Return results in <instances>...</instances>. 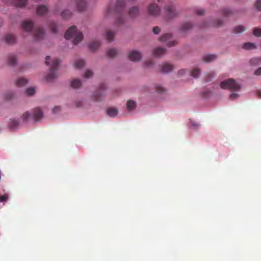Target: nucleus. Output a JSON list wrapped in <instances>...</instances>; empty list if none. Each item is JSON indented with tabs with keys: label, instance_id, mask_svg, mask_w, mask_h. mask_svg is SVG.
Here are the masks:
<instances>
[{
	"label": "nucleus",
	"instance_id": "nucleus-11",
	"mask_svg": "<svg viewBox=\"0 0 261 261\" xmlns=\"http://www.w3.org/2000/svg\"><path fill=\"white\" fill-rule=\"evenodd\" d=\"M128 58L132 61L138 62L141 60L142 55L139 51L133 50L128 54Z\"/></svg>",
	"mask_w": 261,
	"mask_h": 261
},
{
	"label": "nucleus",
	"instance_id": "nucleus-4",
	"mask_svg": "<svg viewBox=\"0 0 261 261\" xmlns=\"http://www.w3.org/2000/svg\"><path fill=\"white\" fill-rule=\"evenodd\" d=\"M220 87L222 89H229L236 91L241 89L240 85L232 79H228L223 81L221 83Z\"/></svg>",
	"mask_w": 261,
	"mask_h": 261
},
{
	"label": "nucleus",
	"instance_id": "nucleus-47",
	"mask_svg": "<svg viewBox=\"0 0 261 261\" xmlns=\"http://www.w3.org/2000/svg\"><path fill=\"white\" fill-rule=\"evenodd\" d=\"M13 97V94L11 92L7 93L5 94V98L7 100H10Z\"/></svg>",
	"mask_w": 261,
	"mask_h": 261
},
{
	"label": "nucleus",
	"instance_id": "nucleus-54",
	"mask_svg": "<svg viewBox=\"0 0 261 261\" xmlns=\"http://www.w3.org/2000/svg\"><path fill=\"white\" fill-rule=\"evenodd\" d=\"M204 11L203 10H199L197 11V14L199 15H202L204 14Z\"/></svg>",
	"mask_w": 261,
	"mask_h": 261
},
{
	"label": "nucleus",
	"instance_id": "nucleus-15",
	"mask_svg": "<svg viewBox=\"0 0 261 261\" xmlns=\"http://www.w3.org/2000/svg\"><path fill=\"white\" fill-rule=\"evenodd\" d=\"M139 14V10L138 7L134 6L129 10V15L132 18L136 17Z\"/></svg>",
	"mask_w": 261,
	"mask_h": 261
},
{
	"label": "nucleus",
	"instance_id": "nucleus-29",
	"mask_svg": "<svg viewBox=\"0 0 261 261\" xmlns=\"http://www.w3.org/2000/svg\"><path fill=\"white\" fill-rule=\"evenodd\" d=\"M107 114L110 117H115L118 114V111L114 108H109L107 111Z\"/></svg>",
	"mask_w": 261,
	"mask_h": 261
},
{
	"label": "nucleus",
	"instance_id": "nucleus-20",
	"mask_svg": "<svg viewBox=\"0 0 261 261\" xmlns=\"http://www.w3.org/2000/svg\"><path fill=\"white\" fill-rule=\"evenodd\" d=\"M28 82L27 79L24 77H20L16 82V84L18 87H22L25 86Z\"/></svg>",
	"mask_w": 261,
	"mask_h": 261
},
{
	"label": "nucleus",
	"instance_id": "nucleus-55",
	"mask_svg": "<svg viewBox=\"0 0 261 261\" xmlns=\"http://www.w3.org/2000/svg\"><path fill=\"white\" fill-rule=\"evenodd\" d=\"M185 72L186 71H185V70L184 69L180 70L178 72V74L179 75H181L185 74Z\"/></svg>",
	"mask_w": 261,
	"mask_h": 261
},
{
	"label": "nucleus",
	"instance_id": "nucleus-42",
	"mask_svg": "<svg viewBox=\"0 0 261 261\" xmlns=\"http://www.w3.org/2000/svg\"><path fill=\"white\" fill-rule=\"evenodd\" d=\"M26 93L29 96H32L35 93V89L33 88H29L26 90Z\"/></svg>",
	"mask_w": 261,
	"mask_h": 261
},
{
	"label": "nucleus",
	"instance_id": "nucleus-22",
	"mask_svg": "<svg viewBox=\"0 0 261 261\" xmlns=\"http://www.w3.org/2000/svg\"><path fill=\"white\" fill-rule=\"evenodd\" d=\"M216 59L215 55H206L203 56V60L204 62H210Z\"/></svg>",
	"mask_w": 261,
	"mask_h": 261
},
{
	"label": "nucleus",
	"instance_id": "nucleus-1",
	"mask_svg": "<svg viewBox=\"0 0 261 261\" xmlns=\"http://www.w3.org/2000/svg\"><path fill=\"white\" fill-rule=\"evenodd\" d=\"M65 38L66 39L73 38V43L76 45L82 40L83 36L81 32L77 31L75 26H72L66 32Z\"/></svg>",
	"mask_w": 261,
	"mask_h": 261
},
{
	"label": "nucleus",
	"instance_id": "nucleus-26",
	"mask_svg": "<svg viewBox=\"0 0 261 261\" xmlns=\"http://www.w3.org/2000/svg\"><path fill=\"white\" fill-rule=\"evenodd\" d=\"M251 65L257 66L261 64V57L253 58L250 60Z\"/></svg>",
	"mask_w": 261,
	"mask_h": 261
},
{
	"label": "nucleus",
	"instance_id": "nucleus-40",
	"mask_svg": "<svg viewBox=\"0 0 261 261\" xmlns=\"http://www.w3.org/2000/svg\"><path fill=\"white\" fill-rule=\"evenodd\" d=\"M71 12L69 10H66L62 12L61 15L63 18L66 19L68 17L70 16L71 15Z\"/></svg>",
	"mask_w": 261,
	"mask_h": 261
},
{
	"label": "nucleus",
	"instance_id": "nucleus-17",
	"mask_svg": "<svg viewBox=\"0 0 261 261\" xmlns=\"http://www.w3.org/2000/svg\"><path fill=\"white\" fill-rule=\"evenodd\" d=\"M173 69V66L168 63H164L162 65L161 71L164 73L171 72Z\"/></svg>",
	"mask_w": 261,
	"mask_h": 261
},
{
	"label": "nucleus",
	"instance_id": "nucleus-6",
	"mask_svg": "<svg viewBox=\"0 0 261 261\" xmlns=\"http://www.w3.org/2000/svg\"><path fill=\"white\" fill-rule=\"evenodd\" d=\"M172 35L170 33L165 34L160 38V41L163 42H166L167 45L170 47L173 46L177 44L176 40L170 41V39L171 38Z\"/></svg>",
	"mask_w": 261,
	"mask_h": 261
},
{
	"label": "nucleus",
	"instance_id": "nucleus-36",
	"mask_svg": "<svg viewBox=\"0 0 261 261\" xmlns=\"http://www.w3.org/2000/svg\"><path fill=\"white\" fill-rule=\"evenodd\" d=\"M49 25L52 33L54 34L57 33V24L55 22H50Z\"/></svg>",
	"mask_w": 261,
	"mask_h": 261
},
{
	"label": "nucleus",
	"instance_id": "nucleus-52",
	"mask_svg": "<svg viewBox=\"0 0 261 261\" xmlns=\"http://www.w3.org/2000/svg\"><path fill=\"white\" fill-rule=\"evenodd\" d=\"M50 58L49 56H46V58H45V64L47 66H48L49 65V60H50Z\"/></svg>",
	"mask_w": 261,
	"mask_h": 261
},
{
	"label": "nucleus",
	"instance_id": "nucleus-51",
	"mask_svg": "<svg viewBox=\"0 0 261 261\" xmlns=\"http://www.w3.org/2000/svg\"><path fill=\"white\" fill-rule=\"evenodd\" d=\"M191 124L193 127L194 128H196L198 127L199 125V124L198 123L194 122H191Z\"/></svg>",
	"mask_w": 261,
	"mask_h": 261
},
{
	"label": "nucleus",
	"instance_id": "nucleus-62",
	"mask_svg": "<svg viewBox=\"0 0 261 261\" xmlns=\"http://www.w3.org/2000/svg\"><path fill=\"white\" fill-rule=\"evenodd\" d=\"M210 79H206V81L208 82V81H210Z\"/></svg>",
	"mask_w": 261,
	"mask_h": 261
},
{
	"label": "nucleus",
	"instance_id": "nucleus-13",
	"mask_svg": "<svg viewBox=\"0 0 261 261\" xmlns=\"http://www.w3.org/2000/svg\"><path fill=\"white\" fill-rule=\"evenodd\" d=\"M76 9L79 11H84L87 7L86 0H76L75 2Z\"/></svg>",
	"mask_w": 261,
	"mask_h": 261
},
{
	"label": "nucleus",
	"instance_id": "nucleus-57",
	"mask_svg": "<svg viewBox=\"0 0 261 261\" xmlns=\"http://www.w3.org/2000/svg\"><path fill=\"white\" fill-rule=\"evenodd\" d=\"M256 95L258 98H261V91H257L256 92Z\"/></svg>",
	"mask_w": 261,
	"mask_h": 261
},
{
	"label": "nucleus",
	"instance_id": "nucleus-59",
	"mask_svg": "<svg viewBox=\"0 0 261 261\" xmlns=\"http://www.w3.org/2000/svg\"><path fill=\"white\" fill-rule=\"evenodd\" d=\"M146 65H147V66H149V65H150V64H151V62H146Z\"/></svg>",
	"mask_w": 261,
	"mask_h": 261
},
{
	"label": "nucleus",
	"instance_id": "nucleus-27",
	"mask_svg": "<svg viewBox=\"0 0 261 261\" xmlns=\"http://www.w3.org/2000/svg\"><path fill=\"white\" fill-rule=\"evenodd\" d=\"M85 65V61L82 59H78L74 62V67L77 69H80Z\"/></svg>",
	"mask_w": 261,
	"mask_h": 261
},
{
	"label": "nucleus",
	"instance_id": "nucleus-12",
	"mask_svg": "<svg viewBox=\"0 0 261 261\" xmlns=\"http://www.w3.org/2000/svg\"><path fill=\"white\" fill-rule=\"evenodd\" d=\"M34 27L33 22L31 20L24 21L22 23V28L24 31L30 33Z\"/></svg>",
	"mask_w": 261,
	"mask_h": 261
},
{
	"label": "nucleus",
	"instance_id": "nucleus-56",
	"mask_svg": "<svg viewBox=\"0 0 261 261\" xmlns=\"http://www.w3.org/2000/svg\"><path fill=\"white\" fill-rule=\"evenodd\" d=\"M117 22L119 23H122L123 22V19L121 17H118L117 18Z\"/></svg>",
	"mask_w": 261,
	"mask_h": 261
},
{
	"label": "nucleus",
	"instance_id": "nucleus-37",
	"mask_svg": "<svg viewBox=\"0 0 261 261\" xmlns=\"http://www.w3.org/2000/svg\"><path fill=\"white\" fill-rule=\"evenodd\" d=\"M154 89L155 91L158 93H163L165 92V89L162 86L156 84L154 85Z\"/></svg>",
	"mask_w": 261,
	"mask_h": 261
},
{
	"label": "nucleus",
	"instance_id": "nucleus-53",
	"mask_svg": "<svg viewBox=\"0 0 261 261\" xmlns=\"http://www.w3.org/2000/svg\"><path fill=\"white\" fill-rule=\"evenodd\" d=\"M60 110V107L58 106H56L54 107V108L53 110V112L54 113H56L57 111H59Z\"/></svg>",
	"mask_w": 261,
	"mask_h": 261
},
{
	"label": "nucleus",
	"instance_id": "nucleus-10",
	"mask_svg": "<svg viewBox=\"0 0 261 261\" xmlns=\"http://www.w3.org/2000/svg\"><path fill=\"white\" fill-rule=\"evenodd\" d=\"M34 39L38 40L43 38L44 35V31L41 28H35L33 32Z\"/></svg>",
	"mask_w": 261,
	"mask_h": 261
},
{
	"label": "nucleus",
	"instance_id": "nucleus-5",
	"mask_svg": "<svg viewBox=\"0 0 261 261\" xmlns=\"http://www.w3.org/2000/svg\"><path fill=\"white\" fill-rule=\"evenodd\" d=\"M166 17L168 19H171L178 16L180 12L176 10L175 6L172 4L167 5L165 7Z\"/></svg>",
	"mask_w": 261,
	"mask_h": 261
},
{
	"label": "nucleus",
	"instance_id": "nucleus-61",
	"mask_svg": "<svg viewBox=\"0 0 261 261\" xmlns=\"http://www.w3.org/2000/svg\"><path fill=\"white\" fill-rule=\"evenodd\" d=\"M3 21L2 19L0 18V27L2 25Z\"/></svg>",
	"mask_w": 261,
	"mask_h": 261
},
{
	"label": "nucleus",
	"instance_id": "nucleus-19",
	"mask_svg": "<svg viewBox=\"0 0 261 261\" xmlns=\"http://www.w3.org/2000/svg\"><path fill=\"white\" fill-rule=\"evenodd\" d=\"M192 24L190 22L183 23L180 27V31L182 32H186L192 28Z\"/></svg>",
	"mask_w": 261,
	"mask_h": 261
},
{
	"label": "nucleus",
	"instance_id": "nucleus-44",
	"mask_svg": "<svg viewBox=\"0 0 261 261\" xmlns=\"http://www.w3.org/2000/svg\"><path fill=\"white\" fill-rule=\"evenodd\" d=\"M8 199V196L7 194L0 195V202L6 201Z\"/></svg>",
	"mask_w": 261,
	"mask_h": 261
},
{
	"label": "nucleus",
	"instance_id": "nucleus-21",
	"mask_svg": "<svg viewBox=\"0 0 261 261\" xmlns=\"http://www.w3.org/2000/svg\"><path fill=\"white\" fill-rule=\"evenodd\" d=\"M100 42L98 40H95L92 42L89 45V48L92 50H95L97 49L100 46Z\"/></svg>",
	"mask_w": 261,
	"mask_h": 261
},
{
	"label": "nucleus",
	"instance_id": "nucleus-43",
	"mask_svg": "<svg viewBox=\"0 0 261 261\" xmlns=\"http://www.w3.org/2000/svg\"><path fill=\"white\" fill-rule=\"evenodd\" d=\"M222 13L224 16H227L231 13V12L229 9L224 8L222 10Z\"/></svg>",
	"mask_w": 261,
	"mask_h": 261
},
{
	"label": "nucleus",
	"instance_id": "nucleus-31",
	"mask_svg": "<svg viewBox=\"0 0 261 261\" xmlns=\"http://www.w3.org/2000/svg\"><path fill=\"white\" fill-rule=\"evenodd\" d=\"M136 106V103L135 101L129 100L127 101L126 103V107L128 110H132L135 108Z\"/></svg>",
	"mask_w": 261,
	"mask_h": 261
},
{
	"label": "nucleus",
	"instance_id": "nucleus-39",
	"mask_svg": "<svg viewBox=\"0 0 261 261\" xmlns=\"http://www.w3.org/2000/svg\"><path fill=\"white\" fill-rule=\"evenodd\" d=\"M31 116H32L31 113L29 111H27L22 115L21 118L23 121H27L31 117Z\"/></svg>",
	"mask_w": 261,
	"mask_h": 261
},
{
	"label": "nucleus",
	"instance_id": "nucleus-45",
	"mask_svg": "<svg viewBox=\"0 0 261 261\" xmlns=\"http://www.w3.org/2000/svg\"><path fill=\"white\" fill-rule=\"evenodd\" d=\"M161 31V29L159 27H154L152 29V32L154 34H159Z\"/></svg>",
	"mask_w": 261,
	"mask_h": 261
},
{
	"label": "nucleus",
	"instance_id": "nucleus-32",
	"mask_svg": "<svg viewBox=\"0 0 261 261\" xmlns=\"http://www.w3.org/2000/svg\"><path fill=\"white\" fill-rule=\"evenodd\" d=\"M107 40L109 41V42H111L112 41H113V38H114V33L112 31H108L107 32Z\"/></svg>",
	"mask_w": 261,
	"mask_h": 261
},
{
	"label": "nucleus",
	"instance_id": "nucleus-48",
	"mask_svg": "<svg viewBox=\"0 0 261 261\" xmlns=\"http://www.w3.org/2000/svg\"><path fill=\"white\" fill-rule=\"evenodd\" d=\"M256 8L259 11H261V0H257L256 4Z\"/></svg>",
	"mask_w": 261,
	"mask_h": 261
},
{
	"label": "nucleus",
	"instance_id": "nucleus-16",
	"mask_svg": "<svg viewBox=\"0 0 261 261\" xmlns=\"http://www.w3.org/2000/svg\"><path fill=\"white\" fill-rule=\"evenodd\" d=\"M36 11L38 15H43L47 13L48 8L45 6L40 5L37 8Z\"/></svg>",
	"mask_w": 261,
	"mask_h": 261
},
{
	"label": "nucleus",
	"instance_id": "nucleus-3",
	"mask_svg": "<svg viewBox=\"0 0 261 261\" xmlns=\"http://www.w3.org/2000/svg\"><path fill=\"white\" fill-rule=\"evenodd\" d=\"M126 2L125 0H118L114 8H109L106 12V15H109L112 13L121 14L124 11Z\"/></svg>",
	"mask_w": 261,
	"mask_h": 261
},
{
	"label": "nucleus",
	"instance_id": "nucleus-46",
	"mask_svg": "<svg viewBox=\"0 0 261 261\" xmlns=\"http://www.w3.org/2000/svg\"><path fill=\"white\" fill-rule=\"evenodd\" d=\"M92 75H93V72H92V71H91L90 70H88L86 71L84 77L85 78H89V77L92 76Z\"/></svg>",
	"mask_w": 261,
	"mask_h": 261
},
{
	"label": "nucleus",
	"instance_id": "nucleus-34",
	"mask_svg": "<svg viewBox=\"0 0 261 261\" xmlns=\"http://www.w3.org/2000/svg\"><path fill=\"white\" fill-rule=\"evenodd\" d=\"M27 1V0H14V4L18 7H22L25 5Z\"/></svg>",
	"mask_w": 261,
	"mask_h": 261
},
{
	"label": "nucleus",
	"instance_id": "nucleus-30",
	"mask_svg": "<svg viewBox=\"0 0 261 261\" xmlns=\"http://www.w3.org/2000/svg\"><path fill=\"white\" fill-rule=\"evenodd\" d=\"M243 48L245 49L250 50L255 49L256 48V46L254 43L247 42L243 44Z\"/></svg>",
	"mask_w": 261,
	"mask_h": 261
},
{
	"label": "nucleus",
	"instance_id": "nucleus-24",
	"mask_svg": "<svg viewBox=\"0 0 261 261\" xmlns=\"http://www.w3.org/2000/svg\"><path fill=\"white\" fill-rule=\"evenodd\" d=\"M81 81L79 79H74L71 82V86L74 89H77L81 86Z\"/></svg>",
	"mask_w": 261,
	"mask_h": 261
},
{
	"label": "nucleus",
	"instance_id": "nucleus-33",
	"mask_svg": "<svg viewBox=\"0 0 261 261\" xmlns=\"http://www.w3.org/2000/svg\"><path fill=\"white\" fill-rule=\"evenodd\" d=\"M200 73V70L199 68H194L191 72V75L193 77L197 78Z\"/></svg>",
	"mask_w": 261,
	"mask_h": 261
},
{
	"label": "nucleus",
	"instance_id": "nucleus-38",
	"mask_svg": "<svg viewBox=\"0 0 261 261\" xmlns=\"http://www.w3.org/2000/svg\"><path fill=\"white\" fill-rule=\"evenodd\" d=\"M233 30L236 33H241L245 31V28L242 25H238L235 27Z\"/></svg>",
	"mask_w": 261,
	"mask_h": 261
},
{
	"label": "nucleus",
	"instance_id": "nucleus-14",
	"mask_svg": "<svg viewBox=\"0 0 261 261\" xmlns=\"http://www.w3.org/2000/svg\"><path fill=\"white\" fill-rule=\"evenodd\" d=\"M4 39L8 44H13L16 42V37L13 35L10 34L6 35L4 37Z\"/></svg>",
	"mask_w": 261,
	"mask_h": 261
},
{
	"label": "nucleus",
	"instance_id": "nucleus-18",
	"mask_svg": "<svg viewBox=\"0 0 261 261\" xmlns=\"http://www.w3.org/2000/svg\"><path fill=\"white\" fill-rule=\"evenodd\" d=\"M166 52L165 48L158 47L153 50V55L156 57H160L164 55Z\"/></svg>",
	"mask_w": 261,
	"mask_h": 261
},
{
	"label": "nucleus",
	"instance_id": "nucleus-60",
	"mask_svg": "<svg viewBox=\"0 0 261 261\" xmlns=\"http://www.w3.org/2000/svg\"><path fill=\"white\" fill-rule=\"evenodd\" d=\"M208 76H210L211 77H214V74L213 73H210L207 75Z\"/></svg>",
	"mask_w": 261,
	"mask_h": 261
},
{
	"label": "nucleus",
	"instance_id": "nucleus-8",
	"mask_svg": "<svg viewBox=\"0 0 261 261\" xmlns=\"http://www.w3.org/2000/svg\"><path fill=\"white\" fill-rule=\"evenodd\" d=\"M106 89L105 84L100 85L98 89L95 92L94 97L96 101H99L105 95V90Z\"/></svg>",
	"mask_w": 261,
	"mask_h": 261
},
{
	"label": "nucleus",
	"instance_id": "nucleus-9",
	"mask_svg": "<svg viewBox=\"0 0 261 261\" xmlns=\"http://www.w3.org/2000/svg\"><path fill=\"white\" fill-rule=\"evenodd\" d=\"M32 118L35 121H38L41 119L43 116L42 111L39 108H36L31 110Z\"/></svg>",
	"mask_w": 261,
	"mask_h": 261
},
{
	"label": "nucleus",
	"instance_id": "nucleus-50",
	"mask_svg": "<svg viewBox=\"0 0 261 261\" xmlns=\"http://www.w3.org/2000/svg\"><path fill=\"white\" fill-rule=\"evenodd\" d=\"M239 97V95L237 93H232L230 95V98L231 99H234Z\"/></svg>",
	"mask_w": 261,
	"mask_h": 261
},
{
	"label": "nucleus",
	"instance_id": "nucleus-35",
	"mask_svg": "<svg viewBox=\"0 0 261 261\" xmlns=\"http://www.w3.org/2000/svg\"><path fill=\"white\" fill-rule=\"evenodd\" d=\"M117 54V51L114 48L109 49L107 51V55L109 57H114Z\"/></svg>",
	"mask_w": 261,
	"mask_h": 261
},
{
	"label": "nucleus",
	"instance_id": "nucleus-49",
	"mask_svg": "<svg viewBox=\"0 0 261 261\" xmlns=\"http://www.w3.org/2000/svg\"><path fill=\"white\" fill-rule=\"evenodd\" d=\"M254 74L257 76L261 75V67L257 68L254 71Z\"/></svg>",
	"mask_w": 261,
	"mask_h": 261
},
{
	"label": "nucleus",
	"instance_id": "nucleus-2",
	"mask_svg": "<svg viewBox=\"0 0 261 261\" xmlns=\"http://www.w3.org/2000/svg\"><path fill=\"white\" fill-rule=\"evenodd\" d=\"M59 63L60 61L57 59H54L51 60L49 73L46 76L47 82H50L57 76L56 71L58 69Z\"/></svg>",
	"mask_w": 261,
	"mask_h": 261
},
{
	"label": "nucleus",
	"instance_id": "nucleus-41",
	"mask_svg": "<svg viewBox=\"0 0 261 261\" xmlns=\"http://www.w3.org/2000/svg\"><path fill=\"white\" fill-rule=\"evenodd\" d=\"M253 34L257 37L261 36V29L254 28L253 30Z\"/></svg>",
	"mask_w": 261,
	"mask_h": 261
},
{
	"label": "nucleus",
	"instance_id": "nucleus-58",
	"mask_svg": "<svg viewBox=\"0 0 261 261\" xmlns=\"http://www.w3.org/2000/svg\"><path fill=\"white\" fill-rule=\"evenodd\" d=\"M3 2L5 3L9 4L11 2V0H2Z\"/></svg>",
	"mask_w": 261,
	"mask_h": 261
},
{
	"label": "nucleus",
	"instance_id": "nucleus-23",
	"mask_svg": "<svg viewBox=\"0 0 261 261\" xmlns=\"http://www.w3.org/2000/svg\"><path fill=\"white\" fill-rule=\"evenodd\" d=\"M16 63V58L15 55H11L8 56V64L10 66H14Z\"/></svg>",
	"mask_w": 261,
	"mask_h": 261
},
{
	"label": "nucleus",
	"instance_id": "nucleus-28",
	"mask_svg": "<svg viewBox=\"0 0 261 261\" xmlns=\"http://www.w3.org/2000/svg\"><path fill=\"white\" fill-rule=\"evenodd\" d=\"M223 24V21L221 20H218L217 22L208 23L204 24L203 27H220Z\"/></svg>",
	"mask_w": 261,
	"mask_h": 261
},
{
	"label": "nucleus",
	"instance_id": "nucleus-7",
	"mask_svg": "<svg viewBox=\"0 0 261 261\" xmlns=\"http://www.w3.org/2000/svg\"><path fill=\"white\" fill-rule=\"evenodd\" d=\"M148 13L152 16H157L160 14V8L155 3L151 4L147 8Z\"/></svg>",
	"mask_w": 261,
	"mask_h": 261
},
{
	"label": "nucleus",
	"instance_id": "nucleus-25",
	"mask_svg": "<svg viewBox=\"0 0 261 261\" xmlns=\"http://www.w3.org/2000/svg\"><path fill=\"white\" fill-rule=\"evenodd\" d=\"M19 124V122L17 120L11 119L9 123V126L11 129H14L18 126Z\"/></svg>",
	"mask_w": 261,
	"mask_h": 261
}]
</instances>
